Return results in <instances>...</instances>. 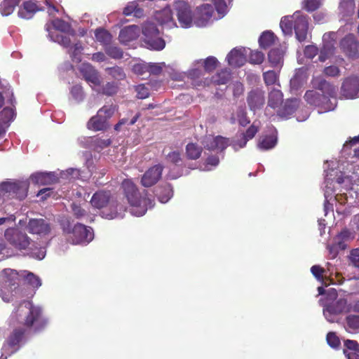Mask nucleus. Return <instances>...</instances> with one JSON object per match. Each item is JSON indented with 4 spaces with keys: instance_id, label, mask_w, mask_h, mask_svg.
<instances>
[{
    "instance_id": "1",
    "label": "nucleus",
    "mask_w": 359,
    "mask_h": 359,
    "mask_svg": "<svg viewBox=\"0 0 359 359\" xmlns=\"http://www.w3.org/2000/svg\"><path fill=\"white\" fill-rule=\"evenodd\" d=\"M13 325L20 324L23 327H19L13 329L7 339L8 345L14 348L18 346L24 340L26 333L37 334L43 332L48 324L41 307L34 306L30 301H23L17 307L11 317Z\"/></svg>"
},
{
    "instance_id": "2",
    "label": "nucleus",
    "mask_w": 359,
    "mask_h": 359,
    "mask_svg": "<svg viewBox=\"0 0 359 359\" xmlns=\"http://www.w3.org/2000/svg\"><path fill=\"white\" fill-rule=\"evenodd\" d=\"M316 90H307L304 96L306 102L324 111L334 110L337 106V88L325 79H318L313 83Z\"/></svg>"
},
{
    "instance_id": "3",
    "label": "nucleus",
    "mask_w": 359,
    "mask_h": 359,
    "mask_svg": "<svg viewBox=\"0 0 359 359\" xmlns=\"http://www.w3.org/2000/svg\"><path fill=\"white\" fill-rule=\"evenodd\" d=\"M121 187L128 203L133 208L132 211L134 215L142 216L146 213L148 208L154 206V200L147 197V191L144 190L142 194L130 180H124L121 183Z\"/></svg>"
},
{
    "instance_id": "4",
    "label": "nucleus",
    "mask_w": 359,
    "mask_h": 359,
    "mask_svg": "<svg viewBox=\"0 0 359 359\" xmlns=\"http://www.w3.org/2000/svg\"><path fill=\"white\" fill-rule=\"evenodd\" d=\"M29 182L28 180H15L3 182L0 184V195L20 201L25 199L28 193Z\"/></svg>"
},
{
    "instance_id": "5",
    "label": "nucleus",
    "mask_w": 359,
    "mask_h": 359,
    "mask_svg": "<svg viewBox=\"0 0 359 359\" xmlns=\"http://www.w3.org/2000/svg\"><path fill=\"white\" fill-rule=\"evenodd\" d=\"M175 11L181 27H190L193 22V11L189 3L184 0L175 1L172 4Z\"/></svg>"
},
{
    "instance_id": "6",
    "label": "nucleus",
    "mask_w": 359,
    "mask_h": 359,
    "mask_svg": "<svg viewBox=\"0 0 359 359\" xmlns=\"http://www.w3.org/2000/svg\"><path fill=\"white\" fill-rule=\"evenodd\" d=\"M142 34L144 36L145 43L151 49L161 50L165 48V41L159 37V31L154 23H145L142 28Z\"/></svg>"
},
{
    "instance_id": "7",
    "label": "nucleus",
    "mask_w": 359,
    "mask_h": 359,
    "mask_svg": "<svg viewBox=\"0 0 359 359\" xmlns=\"http://www.w3.org/2000/svg\"><path fill=\"white\" fill-rule=\"evenodd\" d=\"M6 240L15 248L25 250L30 245L31 239L25 233L18 229H8L5 233Z\"/></svg>"
},
{
    "instance_id": "8",
    "label": "nucleus",
    "mask_w": 359,
    "mask_h": 359,
    "mask_svg": "<svg viewBox=\"0 0 359 359\" xmlns=\"http://www.w3.org/2000/svg\"><path fill=\"white\" fill-rule=\"evenodd\" d=\"M12 279L9 283L11 289H15L19 285L20 280H23L33 287H39L41 285L40 278L35 276L33 273L27 272L26 271H21L20 273L13 271L11 272Z\"/></svg>"
},
{
    "instance_id": "9",
    "label": "nucleus",
    "mask_w": 359,
    "mask_h": 359,
    "mask_svg": "<svg viewBox=\"0 0 359 359\" xmlns=\"http://www.w3.org/2000/svg\"><path fill=\"white\" fill-rule=\"evenodd\" d=\"M292 18H294L293 27L296 38L300 42L304 41L307 38L309 17L302 15L300 11H296Z\"/></svg>"
},
{
    "instance_id": "10",
    "label": "nucleus",
    "mask_w": 359,
    "mask_h": 359,
    "mask_svg": "<svg viewBox=\"0 0 359 359\" xmlns=\"http://www.w3.org/2000/svg\"><path fill=\"white\" fill-rule=\"evenodd\" d=\"M339 47L348 57H359V42L353 34H349L344 36L339 43Z\"/></svg>"
},
{
    "instance_id": "11",
    "label": "nucleus",
    "mask_w": 359,
    "mask_h": 359,
    "mask_svg": "<svg viewBox=\"0 0 359 359\" xmlns=\"http://www.w3.org/2000/svg\"><path fill=\"white\" fill-rule=\"evenodd\" d=\"M259 131V126L257 125L255 121L253 122L247 130L237 135V138L232 140L230 145L235 149L238 150L244 148L247 142L253 139L257 133Z\"/></svg>"
},
{
    "instance_id": "12",
    "label": "nucleus",
    "mask_w": 359,
    "mask_h": 359,
    "mask_svg": "<svg viewBox=\"0 0 359 359\" xmlns=\"http://www.w3.org/2000/svg\"><path fill=\"white\" fill-rule=\"evenodd\" d=\"M93 238V229L82 224L78 223L72 229V241L73 244L89 243Z\"/></svg>"
},
{
    "instance_id": "13",
    "label": "nucleus",
    "mask_w": 359,
    "mask_h": 359,
    "mask_svg": "<svg viewBox=\"0 0 359 359\" xmlns=\"http://www.w3.org/2000/svg\"><path fill=\"white\" fill-rule=\"evenodd\" d=\"M341 95L347 99H353L359 95V78L348 76L342 82L341 86Z\"/></svg>"
},
{
    "instance_id": "14",
    "label": "nucleus",
    "mask_w": 359,
    "mask_h": 359,
    "mask_svg": "<svg viewBox=\"0 0 359 359\" xmlns=\"http://www.w3.org/2000/svg\"><path fill=\"white\" fill-rule=\"evenodd\" d=\"M163 166L161 164L149 168L141 178V184L144 187H150L156 184L161 178Z\"/></svg>"
},
{
    "instance_id": "15",
    "label": "nucleus",
    "mask_w": 359,
    "mask_h": 359,
    "mask_svg": "<svg viewBox=\"0 0 359 359\" xmlns=\"http://www.w3.org/2000/svg\"><path fill=\"white\" fill-rule=\"evenodd\" d=\"M247 103L251 111L261 109L265 103L264 91L259 88L252 89L248 93Z\"/></svg>"
},
{
    "instance_id": "16",
    "label": "nucleus",
    "mask_w": 359,
    "mask_h": 359,
    "mask_svg": "<svg viewBox=\"0 0 359 359\" xmlns=\"http://www.w3.org/2000/svg\"><path fill=\"white\" fill-rule=\"evenodd\" d=\"M155 20L162 26L171 29L177 27V23L173 18V10L168 6L154 13Z\"/></svg>"
},
{
    "instance_id": "17",
    "label": "nucleus",
    "mask_w": 359,
    "mask_h": 359,
    "mask_svg": "<svg viewBox=\"0 0 359 359\" xmlns=\"http://www.w3.org/2000/svg\"><path fill=\"white\" fill-rule=\"evenodd\" d=\"M353 238L354 236L348 229H343L335 236L334 243L330 248V252H334L337 254L338 250H345L348 243Z\"/></svg>"
},
{
    "instance_id": "18",
    "label": "nucleus",
    "mask_w": 359,
    "mask_h": 359,
    "mask_svg": "<svg viewBox=\"0 0 359 359\" xmlns=\"http://www.w3.org/2000/svg\"><path fill=\"white\" fill-rule=\"evenodd\" d=\"M27 229L30 233L40 236H46L50 232V224L43 219H30Z\"/></svg>"
},
{
    "instance_id": "19",
    "label": "nucleus",
    "mask_w": 359,
    "mask_h": 359,
    "mask_svg": "<svg viewBox=\"0 0 359 359\" xmlns=\"http://www.w3.org/2000/svg\"><path fill=\"white\" fill-rule=\"evenodd\" d=\"M29 179L33 184L38 185H49L59 182V177L54 172H34Z\"/></svg>"
},
{
    "instance_id": "20",
    "label": "nucleus",
    "mask_w": 359,
    "mask_h": 359,
    "mask_svg": "<svg viewBox=\"0 0 359 359\" xmlns=\"http://www.w3.org/2000/svg\"><path fill=\"white\" fill-rule=\"evenodd\" d=\"M79 72L88 83L95 86L100 85L101 80L99 73L90 64L83 63L79 68Z\"/></svg>"
},
{
    "instance_id": "21",
    "label": "nucleus",
    "mask_w": 359,
    "mask_h": 359,
    "mask_svg": "<svg viewBox=\"0 0 359 359\" xmlns=\"http://www.w3.org/2000/svg\"><path fill=\"white\" fill-rule=\"evenodd\" d=\"M111 199V193L108 190H99L96 191L90 199L93 207L101 209L109 205Z\"/></svg>"
},
{
    "instance_id": "22",
    "label": "nucleus",
    "mask_w": 359,
    "mask_h": 359,
    "mask_svg": "<svg viewBox=\"0 0 359 359\" xmlns=\"http://www.w3.org/2000/svg\"><path fill=\"white\" fill-rule=\"evenodd\" d=\"M337 37V34L335 32H330L327 34H325L323 35V46L321 48L319 53L318 60L320 62H325L327 59H328L331 55L334 54V43L331 42H325L327 38L330 39L332 41H334Z\"/></svg>"
},
{
    "instance_id": "23",
    "label": "nucleus",
    "mask_w": 359,
    "mask_h": 359,
    "mask_svg": "<svg viewBox=\"0 0 359 359\" xmlns=\"http://www.w3.org/2000/svg\"><path fill=\"white\" fill-rule=\"evenodd\" d=\"M245 48H235L232 49L226 56V60L230 66L240 67L246 62Z\"/></svg>"
},
{
    "instance_id": "24",
    "label": "nucleus",
    "mask_w": 359,
    "mask_h": 359,
    "mask_svg": "<svg viewBox=\"0 0 359 359\" xmlns=\"http://www.w3.org/2000/svg\"><path fill=\"white\" fill-rule=\"evenodd\" d=\"M139 36V27L137 25H130L121 29L118 39L121 43L127 44Z\"/></svg>"
},
{
    "instance_id": "25",
    "label": "nucleus",
    "mask_w": 359,
    "mask_h": 359,
    "mask_svg": "<svg viewBox=\"0 0 359 359\" xmlns=\"http://www.w3.org/2000/svg\"><path fill=\"white\" fill-rule=\"evenodd\" d=\"M109 208V212H102L103 217L108 219H112L118 217H122V214L126 210V208L123 204L112 198L110 201Z\"/></svg>"
},
{
    "instance_id": "26",
    "label": "nucleus",
    "mask_w": 359,
    "mask_h": 359,
    "mask_svg": "<svg viewBox=\"0 0 359 359\" xmlns=\"http://www.w3.org/2000/svg\"><path fill=\"white\" fill-rule=\"evenodd\" d=\"M41 9L36 3L33 1L23 2L18 11V16L21 18L29 20L34 15Z\"/></svg>"
},
{
    "instance_id": "27",
    "label": "nucleus",
    "mask_w": 359,
    "mask_h": 359,
    "mask_svg": "<svg viewBox=\"0 0 359 359\" xmlns=\"http://www.w3.org/2000/svg\"><path fill=\"white\" fill-rule=\"evenodd\" d=\"M299 100L297 99H288L283 105L278 110V115L287 118L292 115L299 107Z\"/></svg>"
},
{
    "instance_id": "28",
    "label": "nucleus",
    "mask_w": 359,
    "mask_h": 359,
    "mask_svg": "<svg viewBox=\"0 0 359 359\" xmlns=\"http://www.w3.org/2000/svg\"><path fill=\"white\" fill-rule=\"evenodd\" d=\"M327 311L332 313L340 314L352 311V306L348 305L346 299H338L332 306L327 308Z\"/></svg>"
},
{
    "instance_id": "29",
    "label": "nucleus",
    "mask_w": 359,
    "mask_h": 359,
    "mask_svg": "<svg viewBox=\"0 0 359 359\" xmlns=\"http://www.w3.org/2000/svg\"><path fill=\"white\" fill-rule=\"evenodd\" d=\"M106 122L105 118L97 113V115L91 117L88 121L87 128L93 131L103 130L106 128Z\"/></svg>"
},
{
    "instance_id": "30",
    "label": "nucleus",
    "mask_w": 359,
    "mask_h": 359,
    "mask_svg": "<svg viewBox=\"0 0 359 359\" xmlns=\"http://www.w3.org/2000/svg\"><path fill=\"white\" fill-rule=\"evenodd\" d=\"M198 19L202 24L207 22L212 16L214 8L209 4H204L197 8Z\"/></svg>"
},
{
    "instance_id": "31",
    "label": "nucleus",
    "mask_w": 359,
    "mask_h": 359,
    "mask_svg": "<svg viewBox=\"0 0 359 359\" xmlns=\"http://www.w3.org/2000/svg\"><path fill=\"white\" fill-rule=\"evenodd\" d=\"M95 36L97 41L102 44L104 47L109 45L112 40L111 33L102 27L97 28L95 30Z\"/></svg>"
},
{
    "instance_id": "32",
    "label": "nucleus",
    "mask_w": 359,
    "mask_h": 359,
    "mask_svg": "<svg viewBox=\"0 0 359 359\" xmlns=\"http://www.w3.org/2000/svg\"><path fill=\"white\" fill-rule=\"evenodd\" d=\"M158 201L162 203H167L172 196L173 191L170 184H165L156 190Z\"/></svg>"
},
{
    "instance_id": "33",
    "label": "nucleus",
    "mask_w": 359,
    "mask_h": 359,
    "mask_svg": "<svg viewBox=\"0 0 359 359\" xmlns=\"http://www.w3.org/2000/svg\"><path fill=\"white\" fill-rule=\"evenodd\" d=\"M20 2V0H4L0 4V12L2 15L8 16L11 15Z\"/></svg>"
},
{
    "instance_id": "34",
    "label": "nucleus",
    "mask_w": 359,
    "mask_h": 359,
    "mask_svg": "<svg viewBox=\"0 0 359 359\" xmlns=\"http://www.w3.org/2000/svg\"><path fill=\"white\" fill-rule=\"evenodd\" d=\"M0 88L1 91H0V109L4 104L5 97L8 99V102L14 106L15 102V100L13 95V93L10 86H1Z\"/></svg>"
},
{
    "instance_id": "35",
    "label": "nucleus",
    "mask_w": 359,
    "mask_h": 359,
    "mask_svg": "<svg viewBox=\"0 0 359 359\" xmlns=\"http://www.w3.org/2000/svg\"><path fill=\"white\" fill-rule=\"evenodd\" d=\"M283 102V93L280 90L273 89L269 94L268 105L276 109Z\"/></svg>"
},
{
    "instance_id": "36",
    "label": "nucleus",
    "mask_w": 359,
    "mask_h": 359,
    "mask_svg": "<svg viewBox=\"0 0 359 359\" xmlns=\"http://www.w3.org/2000/svg\"><path fill=\"white\" fill-rule=\"evenodd\" d=\"M46 30L50 32V25L46 24L45 26ZM49 36L52 41L58 43L65 48H68L71 44V39L69 36L62 34L56 33L55 34L49 33Z\"/></svg>"
},
{
    "instance_id": "37",
    "label": "nucleus",
    "mask_w": 359,
    "mask_h": 359,
    "mask_svg": "<svg viewBox=\"0 0 359 359\" xmlns=\"http://www.w3.org/2000/svg\"><path fill=\"white\" fill-rule=\"evenodd\" d=\"M277 144V138L274 135H266L260 137L258 147L262 150H269Z\"/></svg>"
},
{
    "instance_id": "38",
    "label": "nucleus",
    "mask_w": 359,
    "mask_h": 359,
    "mask_svg": "<svg viewBox=\"0 0 359 359\" xmlns=\"http://www.w3.org/2000/svg\"><path fill=\"white\" fill-rule=\"evenodd\" d=\"M276 36L272 32H264L259 39V43L261 48L266 49L271 47L275 42Z\"/></svg>"
},
{
    "instance_id": "39",
    "label": "nucleus",
    "mask_w": 359,
    "mask_h": 359,
    "mask_svg": "<svg viewBox=\"0 0 359 359\" xmlns=\"http://www.w3.org/2000/svg\"><path fill=\"white\" fill-rule=\"evenodd\" d=\"M202 151V147L195 143H189L186 146V154L189 159H198L201 156Z\"/></svg>"
},
{
    "instance_id": "40",
    "label": "nucleus",
    "mask_w": 359,
    "mask_h": 359,
    "mask_svg": "<svg viewBox=\"0 0 359 359\" xmlns=\"http://www.w3.org/2000/svg\"><path fill=\"white\" fill-rule=\"evenodd\" d=\"M283 53L279 48H273L268 53V59L272 67H277L283 62Z\"/></svg>"
},
{
    "instance_id": "41",
    "label": "nucleus",
    "mask_w": 359,
    "mask_h": 359,
    "mask_svg": "<svg viewBox=\"0 0 359 359\" xmlns=\"http://www.w3.org/2000/svg\"><path fill=\"white\" fill-rule=\"evenodd\" d=\"M230 79L231 72L227 69L221 70L212 77V81L217 85L226 84Z\"/></svg>"
},
{
    "instance_id": "42",
    "label": "nucleus",
    "mask_w": 359,
    "mask_h": 359,
    "mask_svg": "<svg viewBox=\"0 0 359 359\" xmlns=\"http://www.w3.org/2000/svg\"><path fill=\"white\" fill-rule=\"evenodd\" d=\"M106 72L116 80L121 81L126 77L123 68L118 66L107 67Z\"/></svg>"
},
{
    "instance_id": "43",
    "label": "nucleus",
    "mask_w": 359,
    "mask_h": 359,
    "mask_svg": "<svg viewBox=\"0 0 359 359\" xmlns=\"http://www.w3.org/2000/svg\"><path fill=\"white\" fill-rule=\"evenodd\" d=\"M104 50L106 54L113 59H121L123 57V50L117 46L109 44L104 47Z\"/></svg>"
},
{
    "instance_id": "44",
    "label": "nucleus",
    "mask_w": 359,
    "mask_h": 359,
    "mask_svg": "<svg viewBox=\"0 0 359 359\" xmlns=\"http://www.w3.org/2000/svg\"><path fill=\"white\" fill-rule=\"evenodd\" d=\"M15 116L14 110L10 107H5L0 112V121L4 124L7 125L12 121Z\"/></svg>"
},
{
    "instance_id": "45",
    "label": "nucleus",
    "mask_w": 359,
    "mask_h": 359,
    "mask_svg": "<svg viewBox=\"0 0 359 359\" xmlns=\"http://www.w3.org/2000/svg\"><path fill=\"white\" fill-rule=\"evenodd\" d=\"M118 86L116 83L107 82L105 85L102 87L100 93L107 96H112L118 92Z\"/></svg>"
},
{
    "instance_id": "46",
    "label": "nucleus",
    "mask_w": 359,
    "mask_h": 359,
    "mask_svg": "<svg viewBox=\"0 0 359 359\" xmlns=\"http://www.w3.org/2000/svg\"><path fill=\"white\" fill-rule=\"evenodd\" d=\"M236 118L241 126L245 127L250 123L245 109L243 107H238L236 110Z\"/></svg>"
},
{
    "instance_id": "47",
    "label": "nucleus",
    "mask_w": 359,
    "mask_h": 359,
    "mask_svg": "<svg viewBox=\"0 0 359 359\" xmlns=\"http://www.w3.org/2000/svg\"><path fill=\"white\" fill-rule=\"evenodd\" d=\"M346 322L349 332L359 330V316L349 315L346 316Z\"/></svg>"
},
{
    "instance_id": "48",
    "label": "nucleus",
    "mask_w": 359,
    "mask_h": 359,
    "mask_svg": "<svg viewBox=\"0 0 359 359\" xmlns=\"http://www.w3.org/2000/svg\"><path fill=\"white\" fill-rule=\"evenodd\" d=\"M293 25H294V22L292 23V20H290V17L285 16L281 18V20L280 22V27L284 34H292Z\"/></svg>"
},
{
    "instance_id": "49",
    "label": "nucleus",
    "mask_w": 359,
    "mask_h": 359,
    "mask_svg": "<svg viewBox=\"0 0 359 359\" xmlns=\"http://www.w3.org/2000/svg\"><path fill=\"white\" fill-rule=\"evenodd\" d=\"M320 5L321 2L318 0H305L303 2L302 8L311 13L318 9Z\"/></svg>"
},
{
    "instance_id": "50",
    "label": "nucleus",
    "mask_w": 359,
    "mask_h": 359,
    "mask_svg": "<svg viewBox=\"0 0 359 359\" xmlns=\"http://www.w3.org/2000/svg\"><path fill=\"white\" fill-rule=\"evenodd\" d=\"M263 79L266 86L273 85L278 80V74L273 70H269L263 74Z\"/></svg>"
},
{
    "instance_id": "51",
    "label": "nucleus",
    "mask_w": 359,
    "mask_h": 359,
    "mask_svg": "<svg viewBox=\"0 0 359 359\" xmlns=\"http://www.w3.org/2000/svg\"><path fill=\"white\" fill-rule=\"evenodd\" d=\"M114 111L115 107L113 105H104L98 110L97 114H99V116H102V118H104L105 121H107L108 118H111L113 116Z\"/></svg>"
},
{
    "instance_id": "52",
    "label": "nucleus",
    "mask_w": 359,
    "mask_h": 359,
    "mask_svg": "<svg viewBox=\"0 0 359 359\" xmlns=\"http://www.w3.org/2000/svg\"><path fill=\"white\" fill-rule=\"evenodd\" d=\"M218 60L213 56H210L204 61V69L208 72H213L217 67Z\"/></svg>"
},
{
    "instance_id": "53",
    "label": "nucleus",
    "mask_w": 359,
    "mask_h": 359,
    "mask_svg": "<svg viewBox=\"0 0 359 359\" xmlns=\"http://www.w3.org/2000/svg\"><path fill=\"white\" fill-rule=\"evenodd\" d=\"M327 344L334 348L339 347L341 342L339 338L337 336L335 332H330L326 337Z\"/></svg>"
},
{
    "instance_id": "54",
    "label": "nucleus",
    "mask_w": 359,
    "mask_h": 359,
    "mask_svg": "<svg viewBox=\"0 0 359 359\" xmlns=\"http://www.w3.org/2000/svg\"><path fill=\"white\" fill-rule=\"evenodd\" d=\"M53 27L58 31L66 32L69 30L70 26L65 20L57 18L52 21Z\"/></svg>"
},
{
    "instance_id": "55",
    "label": "nucleus",
    "mask_w": 359,
    "mask_h": 359,
    "mask_svg": "<svg viewBox=\"0 0 359 359\" xmlns=\"http://www.w3.org/2000/svg\"><path fill=\"white\" fill-rule=\"evenodd\" d=\"M216 150L223 151L229 146V139L221 135L215 137Z\"/></svg>"
},
{
    "instance_id": "56",
    "label": "nucleus",
    "mask_w": 359,
    "mask_h": 359,
    "mask_svg": "<svg viewBox=\"0 0 359 359\" xmlns=\"http://www.w3.org/2000/svg\"><path fill=\"white\" fill-rule=\"evenodd\" d=\"M72 212L74 216L78 219H81L88 216V213L81 205L73 204L72 206Z\"/></svg>"
},
{
    "instance_id": "57",
    "label": "nucleus",
    "mask_w": 359,
    "mask_h": 359,
    "mask_svg": "<svg viewBox=\"0 0 359 359\" xmlns=\"http://www.w3.org/2000/svg\"><path fill=\"white\" fill-rule=\"evenodd\" d=\"M70 93L72 97L78 101H81L83 98V88L80 85H75L72 86Z\"/></svg>"
},
{
    "instance_id": "58",
    "label": "nucleus",
    "mask_w": 359,
    "mask_h": 359,
    "mask_svg": "<svg viewBox=\"0 0 359 359\" xmlns=\"http://www.w3.org/2000/svg\"><path fill=\"white\" fill-rule=\"evenodd\" d=\"M264 59V55L260 51H253L250 55V62L252 64H261Z\"/></svg>"
},
{
    "instance_id": "59",
    "label": "nucleus",
    "mask_w": 359,
    "mask_h": 359,
    "mask_svg": "<svg viewBox=\"0 0 359 359\" xmlns=\"http://www.w3.org/2000/svg\"><path fill=\"white\" fill-rule=\"evenodd\" d=\"M72 49V50L70 53V54H71V57L72 58V60L81 61L80 55H81V50H83L81 43L80 42L76 43L75 44H74Z\"/></svg>"
},
{
    "instance_id": "60",
    "label": "nucleus",
    "mask_w": 359,
    "mask_h": 359,
    "mask_svg": "<svg viewBox=\"0 0 359 359\" xmlns=\"http://www.w3.org/2000/svg\"><path fill=\"white\" fill-rule=\"evenodd\" d=\"M166 159L173 164L178 165L182 162L181 154L178 151H171L166 156Z\"/></svg>"
},
{
    "instance_id": "61",
    "label": "nucleus",
    "mask_w": 359,
    "mask_h": 359,
    "mask_svg": "<svg viewBox=\"0 0 359 359\" xmlns=\"http://www.w3.org/2000/svg\"><path fill=\"white\" fill-rule=\"evenodd\" d=\"M29 255L39 260L43 259L46 255V250L44 248H31Z\"/></svg>"
},
{
    "instance_id": "62",
    "label": "nucleus",
    "mask_w": 359,
    "mask_h": 359,
    "mask_svg": "<svg viewBox=\"0 0 359 359\" xmlns=\"http://www.w3.org/2000/svg\"><path fill=\"white\" fill-rule=\"evenodd\" d=\"M318 53V48L313 45H309L305 47L304 50V56L309 59H313Z\"/></svg>"
},
{
    "instance_id": "63",
    "label": "nucleus",
    "mask_w": 359,
    "mask_h": 359,
    "mask_svg": "<svg viewBox=\"0 0 359 359\" xmlns=\"http://www.w3.org/2000/svg\"><path fill=\"white\" fill-rule=\"evenodd\" d=\"M212 2L218 13L224 15L226 13L227 6L224 0H212Z\"/></svg>"
},
{
    "instance_id": "64",
    "label": "nucleus",
    "mask_w": 359,
    "mask_h": 359,
    "mask_svg": "<svg viewBox=\"0 0 359 359\" xmlns=\"http://www.w3.org/2000/svg\"><path fill=\"white\" fill-rule=\"evenodd\" d=\"M350 260L351 264L359 269V249H353L351 252Z\"/></svg>"
}]
</instances>
